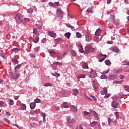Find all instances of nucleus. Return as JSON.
<instances>
[{
    "instance_id": "nucleus-43",
    "label": "nucleus",
    "mask_w": 129,
    "mask_h": 129,
    "mask_svg": "<svg viewBox=\"0 0 129 129\" xmlns=\"http://www.w3.org/2000/svg\"><path fill=\"white\" fill-rule=\"evenodd\" d=\"M97 121H93L92 123H91V126H94V125H96V123H97Z\"/></svg>"
},
{
    "instance_id": "nucleus-58",
    "label": "nucleus",
    "mask_w": 129,
    "mask_h": 129,
    "mask_svg": "<svg viewBox=\"0 0 129 129\" xmlns=\"http://www.w3.org/2000/svg\"><path fill=\"white\" fill-rule=\"evenodd\" d=\"M119 77L120 79H124V76L122 75H120Z\"/></svg>"
},
{
    "instance_id": "nucleus-56",
    "label": "nucleus",
    "mask_w": 129,
    "mask_h": 129,
    "mask_svg": "<svg viewBox=\"0 0 129 129\" xmlns=\"http://www.w3.org/2000/svg\"><path fill=\"white\" fill-rule=\"evenodd\" d=\"M114 83H115V84H121V82L120 81H114Z\"/></svg>"
},
{
    "instance_id": "nucleus-18",
    "label": "nucleus",
    "mask_w": 129,
    "mask_h": 129,
    "mask_svg": "<svg viewBox=\"0 0 129 129\" xmlns=\"http://www.w3.org/2000/svg\"><path fill=\"white\" fill-rule=\"evenodd\" d=\"M100 34H101V29L99 28L97 29L95 35H96V36H100Z\"/></svg>"
},
{
    "instance_id": "nucleus-42",
    "label": "nucleus",
    "mask_w": 129,
    "mask_h": 129,
    "mask_svg": "<svg viewBox=\"0 0 129 129\" xmlns=\"http://www.w3.org/2000/svg\"><path fill=\"white\" fill-rule=\"evenodd\" d=\"M61 40L60 38H57L54 40L55 44H58L59 43V41Z\"/></svg>"
},
{
    "instance_id": "nucleus-30",
    "label": "nucleus",
    "mask_w": 129,
    "mask_h": 129,
    "mask_svg": "<svg viewBox=\"0 0 129 129\" xmlns=\"http://www.w3.org/2000/svg\"><path fill=\"white\" fill-rule=\"evenodd\" d=\"M12 61L13 63H15V64H19V60L16 59L15 58H13L12 59Z\"/></svg>"
},
{
    "instance_id": "nucleus-48",
    "label": "nucleus",
    "mask_w": 129,
    "mask_h": 129,
    "mask_svg": "<svg viewBox=\"0 0 129 129\" xmlns=\"http://www.w3.org/2000/svg\"><path fill=\"white\" fill-rule=\"evenodd\" d=\"M57 60H61V59H63V57H62L61 56L59 55V54H58L57 55Z\"/></svg>"
},
{
    "instance_id": "nucleus-55",
    "label": "nucleus",
    "mask_w": 129,
    "mask_h": 129,
    "mask_svg": "<svg viewBox=\"0 0 129 129\" xmlns=\"http://www.w3.org/2000/svg\"><path fill=\"white\" fill-rule=\"evenodd\" d=\"M34 42L35 43H38L39 42V37H37L34 40Z\"/></svg>"
},
{
    "instance_id": "nucleus-61",
    "label": "nucleus",
    "mask_w": 129,
    "mask_h": 129,
    "mask_svg": "<svg viewBox=\"0 0 129 129\" xmlns=\"http://www.w3.org/2000/svg\"><path fill=\"white\" fill-rule=\"evenodd\" d=\"M37 33H38V31L37 30V29L34 28L33 30V33L37 34Z\"/></svg>"
},
{
    "instance_id": "nucleus-46",
    "label": "nucleus",
    "mask_w": 129,
    "mask_h": 129,
    "mask_svg": "<svg viewBox=\"0 0 129 129\" xmlns=\"http://www.w3.org/2000/svg\"><path fill=\"white\" fill-rule=\"evenodd\" d=\"M67 26H68V28H70V29H74V27L73 26H72L71 25H70V24H67Z\"/></svg>"
},
{
    "instance_id": "nucleus-15",
    "label": "nucleus",
    "mask_w": 129,
    "mask_h": 129,
    "mask_svg": "<svg viewBox=\"0 0 129 129\" xmlns=\"http://www.w3.org/2000/svg\"><path fill=\"white\" fill-rule=\"evenodd\" d=\"M71 110L72 112H77V108L75 107L74 106H71Z\"/></svg>"
},
{
    "instance_id": "nucleus-16",
    "label": "nucleus",
    "mask_w": 129,
    "mask_h": 129,
    "mask_svg": "<svg viewBox=\"0 0 129 129\" xmlns=\"http://www.w3.org/2000/svg\"><path fill=\"white\" fill-rule=\"evenodd\" d=\"M79 91L77 89H74L73 90V95H74L75 96H76L77 94H78Z\"/></svg>"
},
{
    "instance_id": "nucleus-25",
    "label": "nucleus",
    "mask_w": 129,
    "mask_h": 129,
    "mask_svg": "<svg viewBox=\"0 0 129 129\" xmlns=\"http://www.w3.org/2000/svg\"><path fill=\"white\" fill-rule=\"evenodd\" d=\"M79 52H80V53H85V50L83 49V47L82 45H80V46Z\"/></svg>"
},
{
    "instance_id": "nucleus-26",
    "label": "nucleus",
    "mask_w": 129,
    "mask_h": 129,
    "mask_svg": "<svg viewBox=\"0 0 129 129\" xmlns=\"http://www.w3.org/2000/svg\"><path fill=\"white\" fill-rule=\"evenodd\" d=\"M44 86H45V87H48V86H50L52 87V86H53V84L50 83H47L44 84Z\"/></svg>"
},
{
    "instance_id": "nucleus-29",
    "label": "nucleus",
    "mask_w": 129,
    "mask_h": 129,
    "mask_svg": "<svg viewBox=\"0 0 129 129\" xmlns=\"http://www.w3.org/2000/svg\"><path fill=\"white\" fill-rule=\"evenodd\" d=\"M113 23L117 26V25L119 24V20L118 19H116L113 21Z\"/></svg>"
},
{
    "instance_id": "nucleus-7",
    "label": "nucleus",
    "mask_w": 129,
    "mask_h": 129,
    "mask_svg": "<svg viewBox=\"0 0 129 129\" xmlns=\"http://www.w3.org/2000/svg\"><path fill=\"white\" fill-rule=\"evenodd\" d=\"M111 106L114 107V108H117V106H118V103L116 101H113L111 104Z\"/></svg>"
},
{
    "instance_id": "nucleus-23",
    "label": "nucleus",
    "mask_w": 129,
    "mask_h": 129,
    "mask_svg": "<svg viewBox=\"0 0 129 129\" xmlns=\"http://www.w3.org/2000/svg\"><path fill=\"white\" fill-rule=\"evenodd\" d=\"M85 76H86L83 74L78 76V77H77L78 78V81H80V80H79V79H80V78H85Z\"/></svg>"
},
{
    "instance_id": "nucleus-49",
    "label": "nucleus",
    "mask_w": 129,
    "mask_h": 129,
    "mask_svg": "<svg viewBox=\"0 0 129 129\" xmlns=\"http://www.w3.org/2000/svg\"><path fill=\"white\" fill-rule=\"evenodd\" d=\"M35 102H36V103H39V102H41V100L40 99H36L34 100Z\"/></svg>"
},
{
    "instance_id": "nucleus-9",
    "label": "nucleus",
    "mask_w": 129,
    "mask_h": 129,
    "mask_svg": "<svg viewBox=\"0 0 129 129\" xmlns=\"http://www.w3.org/2000/svg\"><path fill=\"white\" fill-rule=\"evenodd\" d=\"M92 40V37H91V35L90 34H87L86 35V40L87 42H90Z\"/></svg>"
},
{
    "instance_id": "nucleus-35",
    "label": "nucleus",
    "mask_w": 129,
    "mask_h": 129,
    "mask_svg": "<svg viewBox=\"0 0 129 129\" xmlns=\"http://www.w3.org/2000/svg\"><path fill=\"white\" fill-rule=\"evenodd\" d=\"M58 7H60V4H59V2H55L54 3V8H57Z\"/></svg>"
},
{
    "instance_id": "nucleus-57",
    "label": "nucleus",
    "mask_w": 129,
    "mask_h": 129,
    "mask_svg": "<svg viewBox=\"0 0 129 129\" xmlns=\"http://www.w3.org/2000/svg\"><path fill=\"white\" fill-rule=\"evenodd\" d=\"M4 120H5V121L7 122V123L10 124V120L8 119L7 118H4Z\"/></svg>"
},
{
    "instance_id": "nucleus-36",
    "label": "nucleus",
    "mask_w": 129,
    "mask_h": 129,
    "mask_svg": "<svg viewBox=\"0 0 129 129\" xmlns=\"http://www.w3.org/2000/svg\"><path fill=\"white\" fill-rule=\"evenodd\" d=\"M108 125H110V123H111V122H112V119H111V117H109L108 118Z\"/></svg>"
},
{
    "instance_id": "nucleus-39",
    "label": "nucleus",
    "mask_w": 129,
    "mask_h": 129,
    "mask_svg": "<svg viewBox=\"0 0 129 129\" xmlns=\"http://www.w3.org/2000/svg\"><path fill=\"white\" fill-rule=\"evenodd\" d=\"M71 54L73 56H75V55H76V51H75V50H71Z\"/></svg>"
},
{
    "instance_id": "nucleus-60",
    "label": "nucleus",
    "mask_w": 129,
    "mask_h": 129,
    "mask_svg": "<svg viewBox=\"0 0 129 129\" xmlns=\"http://www.w3.org/2000/svg\"><path fill=\"white\" fill-rule=\"evenodd\" d=\"M13 125H15L16 126H17V127H18L19 129H23V127H20L18 126V124H14Z\"/></svg>"
},
{
    "instance_id": "nucleus-32",
    "label": "nucleus",
    "mask_w": 129,
    "mask_h": 129,
    "mask_svg": "<svg viewBox=\"0 0 129 129\" xmlns=\"http://www.w3.org/2000/svg\"><path fill=\"white\" fill-rule=\"evenodd\" d=\"M12 51L15 53H18L20 51V49L17 48H13L12 49Z\"/></svg>"
},
{
    "instance_id": "nucleus-31",
    "label": "nucleus",
    "mask_w": 129,
    "mask_h": 129,
    "mask_svg": "<svg viewBox=\"0 0 129 129\" xmlns=\"http://www.w3.org/2000/svg\"><path fill=\"white\" fill-rule=\"evenodd\" d=\"M103 56L104 57V58H101L99 60V62H102L103 61H104L105 60V58H106L107 56L105 54L103 55Z\"/></svg>"
},
{
    "instance_id": "nucleus-51",
    "label": "nucleus",
    "mask_w": 129,
    "mask_h": 129,
    "mask_svg": "<svg viewBox=\"0 0 129 129\" xmlns=\"http://www.w3.org/2000/svg\"><path fill=\"white\" fill-rule=\"evenodd\" d=\"M48 52L49 54H56V52H55L54 50L48 51Z\"/></svg>"
},
{
    "instance_id": "nucleus-24",
    "label": "nucleus",
    "mask_w": 129,
    "mask_h": 129,
    "mask_svg": "<svg viewBox=\"0 0 129 129\" xmlns=\"http://www.w3.org/2000/svg\"><path fill=\"white\" fill-rule=\"evenodd\" d=\"M61 106L64 108H68V103H67V102H64L61 104Z\"/></svg>"
},
{
    "instance_id": "nucleus-27",
    "label": "nucleus",
    "mask_w": 129,
    "mask_h": 129,
    "mask_svg": "<svg viewBox=\"0 0 129 129\" xmlns=\"http://www.w3.org/2000/svg\"><path fill=\"white\" fill-rule=\"evenodd\" d=\"M70 36H71V33H70V32H68L65 34V37H66L67 39H69L70 38Z\"/></svg>"
},
{
    "instance_id": "nucleus-11",
    "label": "nucleus",
    "mask_w": 129,
    "mask_h": 129,
    "mask_svg": "<svg viewBox=\"0 0 129 129\" xmlns=\"http://www.w3.org/2000/svg\"><path fill=\"white\" fill-rule=\"evenodd\" d=\"M101 94L102 95H105V94H107V88H104L103 90L101 91Z\"/></svg>"
},
{
    "instance_id": "nucleus-5",
    "label": "nucleus",
    "mask_w": 129,
    "mask_h": 129,
    "mask_svg": "<svg viewBox=\"0 0 129 129\" xmlns=\"http://www.w3.org/2000/svg\"><path fill=\"white\" fill-rule=\"evenodd\" d=\"M93 51V48L91 46H86L85 47V53L88 54L89 52H92Z\"/></svg>"
},
{
    "instance_id": "nucleus-64",
    "label": "nucleus",
    "mask_w": 129,
    "mask_h": 129,
    "mask_svg": "<svg viewBox=\"0 0 129 129\" xmlns=\"http://www.w3.org/2000/svg\"><path fill=\"white\" fill-rule=\"evenodd\" d=\"M41 115L43 118H46V114L45 113H42Z\"/></svg>"
},
{
    "instance_id": "nucleus-34",
    "label": "nucleus",
    "mask_w": 129,
    "mask_h": 129,
    "mask_svg": "<svg viewBox=\"0 0 129 129\" xmlns=\"http://www.w3.org/2000/svg\"><path fill=\"white\" fill-rule=\"evenodd\" d=\"M27 13H28V14H32V13H33L34 12V10L32 9H28L27 10Z\"/></svg>"
},
{
    "instance_id": "nucleus-20",
    "label": "nucleus",
    "mask_w": 129,
    "mask_h": 129,
    "mask_svg": "<svg viewBox=\"0 0 129 129\" xmlns=\"http://www.w3.org/2000/svg\"><path fill=\"white\" fill-rule=\"evenodd\" d=\"M30 108L31 109H34L36 107V103L32 102L30 104Z\"/></svg>"
},
{
    "instance_id": "nucleus-6",
    "label": "nucleus",
    "mask_w": 129,
    "mask_h": 129,
    "mask_svg": "<svg viewBox=\"0 0 129 129\" xmlns=\"http://www.w3.org/2000/svg\"><path fill=\"white\" fill-rule=\"evenodd\" d=\"M110 50H111L113 51V52H114L115 53H118L119 52V50L118 49V47L117 46H113L110 48Z\"/></svg>"
},
{
    "instance_id": "nucleus-28",
    "label": "nucleus",
    "mask_w": 129,
    "mask_h": 129,
    "mask_svg": "<svg viewBox=\"0 0 129 129\" xmlns=\"http://www.w3.org/2000/svg\"><path fill=\"white\" fill-rule=\"evenodd\" d=\"M101 79H107V75L103 74L100 77Z\"/></svg>"
},
{
    "instance_id": "nucleus-13",
    "label": "nucleus",
    "mask_w": 129,
    "mask_h": 129,
    "mask_svg": "<svg viewBox=\"0 0 129 129\" xmlns=\"http://www.w3.org/2000/svg\"><path fill=\"white\" fill-rule=\"evenodd\" d=\"M116 78H117V75H112L109 77V79H110V80H114Z\"/></svg>"
},
{
    "instance_id": "nucleus-19",
    "label": "nucleus",
    "mask_w": 129,
    "mask_h": 129,
    "mask_svg": "<svg viewBox=\"0 0 129 129\" xmlns=\"http://www.w3.org/2000/svg\"><path fill=\"white\" fill-rule=\"evenodd\" d=\"M91 114H92L95 116V117H98V114L96 113V112L93 111V110H91Z\"/></svg>"
},
{
    "instance_id": "nucleus-33",
    "label": "nucleus",
    "mask_w": 129,
    "mask_h": 129,
    "mask_svg": "<svg viewBox=\"0 0 129 129\" xmlns=\"http://www.w3.org/2000/svg\"><path fill=\"white\" fill-rule=\"evenodd\" d=\"M105 63L106 65H110L111 64V62L108 59L105 60Z\"/></svg>"
},
{
    "instance_id": "nucleus-38",
    "label": "nucleus",
    "mask_w": 129,
    "mask_h": 129,
    "mask_svg": "<svg viewBox=\"0 0 129 129\" xmlns=\"http://www.w3.org/2000/svg\"><path fill=\"white\" fill-rule=\"evenodd\" d=\"M52 76H55L56 77H59L60 76L59 74L58 73H51Z\"/></svg>"
},
{
    "instance_id": "nucleus-21",
    "label": "nucleus",
    "mask_w": 129,
    "mask_h": 129,
    "mask_svg": "<svg viewBox=\"0 0 129 129\" xmlns=\"http://www.w3.org/2000/svg\"><path fill=\"white\" fill-rule=\"evenodd\" d=\"M93 7L91 6L90 7L88 10H87V13H93Z\"/></svg>"
},
{
    "instance_id": "nucleus-52",
    "label": "nucleus",
    "mask_w": 129,
    "mask_h": 129,
    "mask_svg": "<svg viewBox=\"0 0 129 129\" xmlns=\"http://www.w3.org/2000/svg\"><path fill=\"white\" fill-rule=\"evenodd\" d=\"M14 104V101L13 100H10L9 102L10 105H13Z\"/></svg>"
},
{
    "instance_id": "nucleus-22",
    "label": "nucleus",
    "mask_w": 129,
    "mask_h": 129,
    "mask_svg": "<svg viewBox=\"0 0 129 129\" xmlns=\"http://www.w3.org/2000/svg\"><path fill=\"white\" fill-rule=\"evenodd\" d=\"M83 114L85 116L88 115V114H91V110H90L89 112L84 111L83 112Z\"/></svg>"
},
{
    "instance_id": "nucleus-41",
    "label": "nucleus",
    "mask_w": 129,
    "mask_h": 129,
    "mask_svg": "<svg viewBox=\"0 0 129 129\" xmlns=\"http://www.w3.org/2000/svg\"><path fill=\"white\" fill-rule=\"evenodd\" d=\"M82 36V35H81V34H80L79 32H77L76 33V37H77V38H81Z\"/></svg>"
},
{
    "instance_id": "nucleus-40",
    "label": "nucleus",
    "mask_w": 129,
    "mask_h": 129,
    "mask_svg": "<svg viewBox=\"0 0 129 129\" xmlns=\"http://www.w3.org/2000/svg\"><path fill=\"white\" fill-rule=\"evenodd\" d=\"M49 6H50V7H53V8H54L55 7V4L53 3L52 2H49L48 3Z\"/></svg>"
},
{
    "instance_id": "nucleus-47",
    "label": "nucleus",
    "mask_w": 129,
    "mask_h": 129,
    "mask_svg": "<svg viewBox=\"0 0 129 129\" xmlns=\"http://www.w3.org/2000/svg\"><path fill=\"white\" fill-rule=\"evenodd\" d=\"M108 72H109V70H108L107 71H104L102 74H104V75H105V74H107V73H108Z\"/></svg>"
},
{
    "instance_id": "nucleus-54",
    "label": "nucleus",
    "mask_w": 129,
    "mask_h": 129,
    "mask_svg": "<svg viewBox=\"0 0 129 129\" xmlns=\"http://www.w3.org/2000/svg\"><path fill=\"white\" fill-rule=\"evenodd\" d=\"M24 21H25V22L29 23L30 22V19L29 18H24Z\"/></svg>"
},
{
    "instance_id": "nucleus-59",
    "label": "nucleus",
    "mask_w": 129,
    "mask_h": 129,
    "mask_svg": "<svg viewBox=\"0 0 129 129\" xmlns=\"http://www.w3.org/2000/svg\"><path fill=\"white\" fill-rule=\"evenodd\" d=\"M106 95L104 96V98L106 99V98H108V97H109V96H110V94H106Z\"/></svg>"
},
{
    "instance_id": "nucleus-44",
    "label": "nucleus",
    "mask_w": 129,
    "mask_h": 129,
    "mask_svg": "<svg viewBox=\"0 0 129 129\" xmlns=\"http://www.w3.org/2000/svg\"><path fill=\"white\" fill-rule=\"evenodd\" d=\"M94 41H96V42H98V40H99V37L98 36H95L94 37Z\"/></svg>"
},
{
    "instance_id": "nucleus-4",
    "label": "nucleus",
    "mask_w": 129,
    "mask_h": 129,
    "mask_svg": "<svg viewBox=\"0 0 129 129\" xmlns=\"http://www.w3.org/2000/svg\"><path fill=\"white\" fill-rule=\"evenodd\" d=\"M56 14L58 18H60V19H62V18H63V15L64 13L63 12V11H62V10H61V9H57L56 11Z\"/></svg>"
},
{
    "instance_id": "nucleus-45",
    "label": "nucleus",
    "mask_w": 129,
    "mask_h": 129,
    "mask_svg": "<svg viewBox=\"0 0 129 129\" xmlns=\"http://www.w3.org/2000/svg\"><path fill=\"white\" fill-rule=\"evenodd\" d=\"M93 87L94 88L95 91L97 90V85H95V84H93Z\"/></svg>"
},
{
    "instance_id": "nucleus-2",
    "label": "nucleus",
    "mask_w": 129,
    "mask_h": 129,
    "mask_svg": "<svg viewBox=\"0 0 129 129\" xmlns=\"http://www.w3.org/2000/svg\"><path fill=\"white\" fill-rule=\"evenodd\" d=\"M15 20L18 23H22L23 22V16L20 13H18L15 16Z\"/></svg>"
},
{
    "instance_id": "nucleus-14",
    "label": "nucleus",
    "mask_w": 129,
    "mask_h": 129,
    "mask_svg": "<svg viewBox=\"0 0 129 129\" xmlns=\"http://www.w3.org/2000/svg\"><path fill=\"white\" fill-rule=\"evenodd\" d=\"M20 68H21V64H19L15 67V72L20 73Z\"/></svg>"
},
{
    "instance_id": "nucleus-17",
    "label": "nucleus",
    "mask_w": 129,
    "mask_h": 129,
    "mask_svg": "<svg viewBox=\"0 0 129 129\" xmlns=\"http://www.w3.org/2000/svg\"><path fill=\"white\" fill-rule=\"evenodd\" d=\"M0 106L1 107H7V104L3 101H0Z\"/></svg>"
},
{
    "instance_id": "nucleus-10",
    "label": "nucleus",
    "mask_w": 129,
    "mask_h": 129,
    "mask_svg": "<svg viewBox=\"0 0 129 129\" xmlns=\"http://www.w3.org/2000/svg\"><path fill=\"white\" fill-rule=\"evenodd\" d=\"M20 108L21 109V110H26L27 109V106H26V104H21Z\"/></svg>"
},
{
    "instance_id": "nucleus-12",
    "label": "nucleus",
    "mask_w": 129,
    "mask_h": 129,
    "mask_svg": "<svg viewBox=\"0 0 129 129\" xmlns=\"http://www.w3.org/2000/svg\"><path fill=\"white\" fill-rule=\"evenodd\" d=\"M48 35L49 36H50V37H51L52 38H55L56 34V33L52 32V31H50L48 32Z\"/></svg>"
},
{
    "instance_id": "nucleus-62",
    "label": "nucleus",
    "mask_w": 129,
    "mask_h": 129,
    "mask_svg": "<svg viewBox=\"0 0 129 129\" xmlns=\"http://www.w3.org/2000/svg\"><path fill=\"white\" fill-rule=\"evenodd\" d=\"M30 114H32V115H34L35 114V111L31 110L30 112Z\"/></svg>"
},
{
    "instance_id": "nucleus-53",
    "label": "nucleus",
    "mask_w": 129,
    "mask_h": 129,
    "mask_svg": "<svg viewBox=\"0 0 129 129\" xmlns=\"http://www.w3.org/2000/svg\"><path fill=\"white\" fill-rule=\"evenodd\" d=\"M53 64H57L58 66H61L62 65V63L60 62H54Z\"/></svg>"
},
{
    "instance_id": "nucleus-8",
    "label": "nucleus",
    "mask_w": 129,
    "mask_h": 129,
    "mask_svg": "<svg viewBox=\"0 0 129 129\" xmlns=\"http://www.w3.org/2000/svg\"><path fill=\"white\" fill-rule=\"evenodd\" d=\"M83 69H88V64L85 61L81 62Z\"/></svg>"
},
{
    "instance_id": "nucleus-3",
    "label": "nucleus",
    "mask_w": 129,
    "mask_h": 129,
    "mask_svg": "<svg viewBox=\"0 0 129 129\" xmlns=\"http://www.w3.org/2000/svg\"><path fill=\"white\" fill-rule=\"evenodd\" d=\"M67 121L68 122V124L70 126H72L73 125V123L76 121V120L74 118H71L70 117H68L67 118Z\"/></svg>"
},
{
    "instance_id": "nucleus-37",
    "label": "nucleus",
    "mask_w": 129,
    "mask_h": 129,
    "mask_svg": "<svg viewBox=\"0 0 129 129\" xmlns=\"http://www.w3.org/2000/svg\"><path fill=\"white\" fill-rule=\"evenodd\" d=\"M35 52H39L40 51V46H37L34 49Z\"/></svg>"
},
{
    "instance_id": "nucleus-1",
    "label": "nucleus",
    "mask_w": 129,
    "mask_h": 129,
    "mask_svg": "<svg viewBox=\"0 0 129 129\" xmlns=\"http://www.w3.org/2000/svg\"><path fill=\"white\" fill-rule=\"evenodd\" d=\"M9 76L11 79H12L13 80H17V79H18V78H20V73L15 71L14 73V72L10 73Z\"/></svg>"
},
{
    "instance_id": "nucleus-63",
    "label": "nucleus",
    "mask_w": 129,
    "mask_h": 129,
    "mask_svg": "<svg viewBox=\"0 0 129 129\" xmlns=\"http://www.w3.org/2000/svg\"><path fill=\"white\" fill-rule=\"evenodd\" d=\"M115 115H116V118H118V112H115Z\"/></svg>"
},
{
    "instance_id": "nucleus-50",
    "label": "nucleus",
    "mask_w": 129,
    "mask_h": 129,
    "mask_svg": "<svg viewBox=\"0 0 129 129\" xmlns=\"http://www.w3.org/2000/svg\"><path fill=\"white\" fill-rule=\"evenodd\" d=\"M29 55L32 58H36V55L35 54H34V53H30Z\"/></svg>"
}]
</instances>
